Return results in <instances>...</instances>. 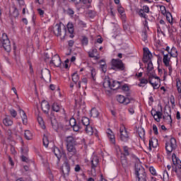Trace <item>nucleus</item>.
<instances>
[{
	"instance_id": "obj_1",
	"label": "nucleus",
	"mask_w": 181,
	"mask_h": 181,
	"mask_svg": "<svg viewBox=\"0 0 181 181\" xmlns=\"http://www.w3.org/2000/svg\"><path fill=\"white\" fill-rule=\"evenodd\" d=\"M103 87L105 88H109L110 90H118L121 87V82L114 81L112 79H105L103 82Z\"/></svg>"
},
{
	"instance_id": "obj_2",
	"label": "nucleus",
	"mask_w": 181,
	"mask_h": 181,
	"mask_svg": "<svg viewBox=\"0 0 181 181\" xmlns=\"http://www.w3.org/2000/svg\"><path fill=\"white\" fill-rule=\"evenodd\" d=\"M0 47H3L7 52H11V41L6 33L3 34L2 37L0 40Z\"/></svg>"
},
{
	"instance_id": "obj_3",
	"label": "nucleus",
	"mask_w": 181,
	"mask_h": 181,
	"mask_svg": "<svg viewBox=\"0 0 181 181\" xmlns=\"http://www.w3.org/2000/svg\"><path fill=\"white\" fill-rule=\"evenodd\" d=\"M177 146V144L176 142V139L172 137L170 139H168L165 143V151L170 153L171 152H173L175 149H176Z\"/></svg>"
},
{
	"instance_id": "obj_4",
	"label": "nucleus",
	"mask_w": 181,
	"mask_h": 181,
	"mask_svg": "<svg viewBox=\"0 0 181 181\" xmlns=\"http://www.w3.org/2000/svg\"><path fill=\"white\" fill-rule=\"evenodd\" d=\"M111 70H119L120 71H125V65L120 59H112Z\"/></svg>"
},
{
	"instance_id": "obj_5",
	"label": "nucleus",
	"mask_w": 181,
	"mask_h": 181,
	"mask_svg": "<svg viewBox=\"0 0 181 181\" xmlns=\"http://www.w3.org/2000/svg\"><path fill=\"white\" fill-rule=\"evenodd\" d=\"M53 33L55 36H63L61 39H64L67 33V29L66 27H64L63 31H62V25L60 24H56L53 28Z\"/></svg>"
},
{
	"instance_id": "obj_6",
	"label": "nucleus",
	"mask_w": 181,
	"mask_h": 181,
	"mask_svg": "<svg viewBox=\"0 0 181 181\" xmlns=\"http://www.w3.org/2000/svg\"><path fill=\"white\" fill-rule=\"evenodd\" d=\"M173 163V168L175 169V172L177 173L180 176L181 175V161L179 158L176 156V154L173 153L172 156Z\"/></svg>"
},
{
	"instance_id": "obj_7",
	"label": "nucleus",
	"mask_w": 181,
	"mask_h": 181,
	"mask_svg": "<svg viewBox=\"0 0 181 181\" xmlns=\"http://www.w3.org/2000/svg\"><path fill=\"white\" fill-rule=\"evenodd\" d=\"M172 57L169 56V54H163V63L165 67H168L169 70V76H172V61L170 60Z\"/></svg>"
},
{
	"instance_id": "obj_8",
	"label": "nucleus",
	"mask_w": 181,
	"mask_h": 181,
	"mask_svg": "<svg viewBox=\"0 0 181 181\" xmlns=\"http://www.w3.org/2000/svg\"><path fill=\"white\" fill-rule=\"evenodd\" d=\"M149 83L155 89L159 88V87H160V79L153 74H152V77H149Z\"/></svg>"
},
{
	"instance_id": "obj_9",
	"label": "nucleus",
	"mask_w": 181,
	"mask_h": 181,
	"mask_svg": "<svg viewBox=\"0 0 181 181\" xmlns=\"http://www.w3.org/2000/svg\"><path fill=\"white\" fill-rule=\"evenodd\" d=\"M119 132H120V136H119L120 140L122 142H128L129 139V136L128 135V132L127 131V129H125V126L122 125L120 127Z\"/></svg>"
},
{
	"instance_id": "obj_10",
	"label": "nucleus",
	"mask_w": 181,
	"mask_h": 181,
	"mask_svg": "<svg viewBox=\"0 0 181 181\" xmlns=\"http://www.w3.org/2000/svg\"><path fill=\"white\" fill-rule=\"evenodd\" d=\"M143 50H144L143 62L144 63H148V62H151V60L153 59V54H152V52H151V51L149 50V48L144 47Z\"/></svg>"
},
{
	"instance_id": "obj_11",
	"label": "nucleus",
	"mask_w": 181,
	"mask_h": 181,
	"mask_svg": "<svg viewBox=\"0 0 181 181\" xmlns=\"http://www.w3.org/2000/svg\"><path fill=\"white\" fill-rule=\"evenodd\" d=\"M62 172L63 173L64 177H66V176H69V174L70 173V163L69 162L67 158H66L64 161L62 167Z\"/></svg>"
},
{
	"instance_id": "obj_12",
	"label": "nucleus",
	"mask_w": 181,
	"mask_h": 181,
	"mask_svg": "<svg viewBox=\"0 0 181 181\" xmlns=\"http://www.w3.org/2000/svg\"><path fill=\"white\" fill-rule=\"evenodd\" d=\"M137 177L139 181H146V173H145V168L141 165L137 168Z\"/></svg>"
},
{
	"instance_id": "obj_13",
	"label": "nucleus",
	"mask_w": 181,
	"mask_h": 181,
	"mask_svg": "<svg viewBox=\"0 0 181 181\" xmlns=\"http://www.w3.org/2000/svg\"><path fill=\"white\" fill-rule=\"evenodd\" d=\"M41 78L43 79L46 83L50 82L52 80V76L50 75V71L47 69H44L41 70Z\"/></svg>"
},
{
	"instance_id": "obj_14",
	"label": "nucleus",
	"mask_w": 181,
	"mask_h": 181,
	"mask_svg": "<svg viewBox=\"0 0 181 181\" xmlns=\"http://www.w3.org/2000/svg\"><path fill=\"white\" fill-rule=\"evenodd\" d=\"M67 156L69 159L73 156H77V150L74 146H66Z\"/></svg>"
},
{
	"instance_id": "obj_15",
	"label": "nucleus",
	"mask_w": 181,
	"mask_h": 181,
	"mask_svg": "<svg viewBox=\"0 0 181 181\" xmlns=\"http://www.w3.org/2000/svg\"><path fill=\"white\" fill-rule=\"evenodd\" d=\"M69 124L71 125V127H73V130L75 132H78V131H80V129H81V123H78L76 121V119L74 118H71L69 120Z\"/></svg>"
},
{
	"instance_id": "obj_16",
	"label": "nucleus",
	"mask_w": 181,
	"mask_h": 181,
	"mask_svg": "<svg viewBox=\"0 0 181 181\" xmlns=\"http://www.w3.org/2000/svg\"><path fill=\"white\" fill-rule=\"evenodd\" d=\"M146 13H149V6H144L139 11V17L144 19H148V15H146Z\"/></svg>"
},
{
	"instance_id": "obj_17",
	"label": "nucleus",
	"mask_w": 181,
	"mask_h": 181,
	"mask_svg": "<svg viewBox=\"0 0 181 181\" xmlns=\"http://www.w3.org/2000/svg\"><path fill=\"white\" fill-rule=\"evenodd\" d=\"M19 16V11H18V8L13 6L10 8L9 11V18L10 19H16Z\"/></svg>"
},
{
	"instance_id": "obj_18",
	"label": "nucleus",
	"mask_w": 181,
	"mask_h": 181,
	"mask_svg": "<svg viewBox=\"0 0 181 181\" xmlns=\"http://www.w3.org/2000/svg\"><path fill=\"white\" fill-rule=\"evenodd\" d=\"M151 114L152 117H153L156 122H160V119H162V115H163L161 112L156 111V110L153 109L151 112Z\"/></svg>"
},
{
	"instance_id": "obj_19",
	"label": "nucleus",
	"mask_w": 181,
	"mask_h": 181,
	"mask_svg": "<svg viewBox=\"0 0 181 181\" xmlns=\"http://www.w3.org/2000/svg\"><path fill=\"white\" fill-rule=\"evenodd\" d=\"M52 64H54L55 67H60L62 66V59H60V57L58 54H55L50 62Z\"/></svg>"
},
{
	"instance_id": "obj_20",
	"label": "nucleus",
	"mask_w": 181,
	"mask_h": 181,
	"mask_svg": "<svg viewBox=\"0 0 181 181\" xmlns=\"http://www.w3.org/2000/svg\"><path fill=\"white\" fill-rule=\"evenodd\" d=\"M41 108L45 114H49V111L50 110V105H49V102L42 100L41 103Z\"/></svg>"
},
{
	"instance_id": "obj_21",
	"label": "nucleus",
	"mask_w": 181,
	"mask_h": 181,
	"mask_svg": "<svg viewBox=\"0 0 181 181\" xmlns=\"http://www.w3.org/2000/svg\"><path fill=\"white\" fill-rule=\"evenodd\" d=\"M117 100L118 101V103H119L120 104H124V105H127V104H129V99L125 98L124 95H118L117 96Z\"/></svg>"
},
{
	"instance_id": "obj_22",
	"label": "nucleus",
	"mask_w": 181,
	"mask_h": 181,
	"mask_svg": "<svg viewBox=\"0 0 181 181\" xmlns=\"http://www.w3.org/2000/svg\"><path fill=\"white\" fill-rule=\"evenodd\" d=\"M116 149H117V151L119 152L120 155H124V156H129V151L128 146H123V151L124 152V153H122V150H121L119 146H117Z\"/></svg>"
},
{
	"instance_id": "obj_23",
	"label": "nucleus",
	"mask_w": 181,
	"mask_h": 181,
	"mask_svg": "<svg viewBox=\"0 0 181 181\" xmlns=\"http://www.w3.org/2000/svg\"><path fill=\"white\" fill-rule=\"evenodd\" d=\"M98 157L97 156H93L90 160V163H91V169H93V170H95V168H97V166H98Z\"/></svg>"
},
{
	"instance_id": "obj_24",
	"label": "nucleus",
	"mask_w": 181,
	"mask_h": 181,
	"mask_svg": "<svg viewBox=\"0 0 181 181\" xmlns=\"http://www.w3.org/2000/svg\"><path fill=\"white\" fill-rule=\"evenodd\" d=\"M53 153H54L55 156L57 158L58 160H60L62 158V155H63V151L60 150L57 147H54Z\"/></svg>"
},
{
	"instance_id": "obj_25",
	"label": "nucleus",
	"mask_w": 181,
	"mask_h": 181,
	"mask_svg": "<svg viewBox=\"0 0 181 181\" xmlns=\"http://www.w3.org/2000/svg\"><path fill=\"white\" fill-rule=\"evenodd\" d=\"M107 134V137L109 138L110 142L113 144V145H115V136L114 135V133H112V131L108 129Z\"/></svg>"
},
{
	"instance_id": "obj_26",
	"label": "nucleus",
	"mask_w": 181,
	"mask_h": 181,
	"mask_svg": "<svg viewBox=\"0 0 181 181\" xmlns=\"http://www.w3.org/2000/svg\"><path fill=\"white\" fill-rule=\"evenodd\" d=\"M67 29L69 33H70L69 37L73 39V37H74V35H73V33H74V25H73V23H69L67 24Z\"/></svg>"
},
{
	"instance_id": "obj_27",
	"label": "nucleus",
	"mask_w": 181,
	"mask_h": 181,
	"mask_svg": "<svg viewBox=\"0 0 181 181\" xmlns=\"http://www.w3.org/2000/svg\"><path fill=\"white\" fill-rule=\"evenodd\" d=\"M19 112L22 118L23 124H24V125H26L28 124V116H26V113H25V111H23V110L22 109L19 110Z\"/></svg>"
},
{
	"instance_id": "obj_28",
	"label": "nucleus",
	"mask_w": 181,
	"mask_h": 181,
	"mask_svg": "<svg viewBox=\"0 0 181 181\" xmlns=\"http://www.w3.org/2000/svg\"><path fill=\"white\" fill-rule=\"evenodd\" d=\"M76 144V139L74 137L69 136L66 138V146H73Z\"/></svg>"
},
{
	"instance_id": "obj_29",
	"label": "nucleus",
	"mask_w": 181,
	"mask_h": 181,
	"mask_svg": "<svg viewBox=\"0 0 181 181\" xmlns=\"http://www.w3.org/2000/svg\"><path fill=\"white\" fill-rule=\"evenodd\" d=\"M78 123L81 124V128H83V127L86 128L90 125V119L87 117H83L81 121Z\"/></svg>"
},
{
	"instance_id": "obj_30",
	"label": "nucleus",
	"mask_w": 181,
	"mask_h": 181,
	"mask_svg": "<svg viewBox=\"0 0 181 181\" xmlns=\"http://www.w3.org/2000/svg\"><path fill=\"white\" fill-rule=\"evenodd\" d=\"M158 146V139L156 138L151 139L149 140V148L152 149V148H156Z\"/></svg>"
},
{
	"instance_id": "obj_31",
	"label": "nucleus",
	"mask_w": 181,
	"mask_h": 181,
	"mask_svg": "<svg viewBox=\"0 0 181 181\" xmlns=\"http://www.w3.org/2000/svg\"><path fill=\"white\" fill-rule=\"evenodd\" d=\"M169 56L170 57H177V49H176V47H173L172 48H171V50H170V52H169Z\"/></svg>"
},
{
	"instance_id": "obj_32",
	"label": "nucleus",
	"mask_w": 181,
	"mask_h": 181,
	"mask_svg": "<svg viewBox=\"0 0 181 181\" xmlns=\"http://www.w3.org/2000/svg\"><path fill=\"white\" fill-rule=\"evenodd\" d=\"M163 119L165 122L168 124V125H172V116L170 115L166 114L163 116Z\"/></svg>"
},
{
	"instance_id": "obj_33",
	"label": "nucleus",
	"mask_w": 181,
	"mask_h": 181,
	"mask_svg": "<svg viewBox=\"0 0 181 181\" xmlns=\"http://www.w3.org/2000/svg\"><path fill=\"white\" fill-rule=\"evenodd\" d=\"M72 2H74V4H83V5H86L87 4H91L92 0H71Z\"/></svg>"
},
{
	"instance_id": "obj_34",
	"label": "nucleus",
	"mask_w": 181,
	"mask_h": 181,
	"mask_svg": "<svg viewBox=\"0 0 181 181\" xmlns=\"http://www.w3.org/2000/svg\"><path fill=\"white\" fill-rule=\"evenodd\" d=\"M75 103H76V107H78V108H84V102H83V99L81 98H79V100L76 99Z\"/></svg>"
},
{
	"instance_id": "obj_35",
	"label": "nucleus",
	"mask_w": 181,
	"mask_h": 181,
	"mask_svg": "<svg viewBox=\"0 0 181 181\" xmlns=\"http://www.w3.org/2000/svg\"><path fill=\"white\" fill-rule=\"evenodd\" d=\"M100 115V112H98V110L95 108H92L90 110V117H93V118H97Z\"/></svg>"
},
{
	"instance_id": "obj_36",
	"label": "nucleus",
	"mask_w": 181,
	"mask_h": 181,
	"mask_svg": "<svg viewBox=\"0 0 181 181\" xmlns=\"http://www.w3.org/2000/svg\"><path fill=\"white\" fill-rule=\"evenodd\" d=\"M139 87H145L148 84V79L143 78L139 79Z\"/></svg>"
},
{
	"instance_id": "obj_37",
	"label": "nucleus",
	"mask_w": 181,
	"mask_h": 181,
	"mask_svg": "<svg viewBox=\"0 0 181 181\" xmlns=\"http://www.w3.org/2000/svg\"><path fill=\"white\" fill-rule=\"evenodd\" d=\"M148 63L147 64V71L148 73H152V74H153V71H152L153 70V64H152V61L148 62H146Z\"/></svg>"
},
{
	"instance_id": "obj_38",
	"label": "nucleus",
	"mask_w": 181,
	"mask_h": 181,
	"mask_svg": "<svg viewBox=\"0 0 181 181\" xmlns=\"http://www.w3.org/2000/svg\"><path fill=\"white\" fill-rule=\"evenodd\" d=\"M100 63H103V64H100V69H101L103 73H106L107 72V64H105V62L104 61V59H101Z\"/></svg>"
},
{
	"instance_id": "obj_39",
	"label": "nucleus",
	"mask_w": 181,
	"mask_h": 181,
	"mask_svg": "<svg viewBox=\"0 0 181 181\" xmlns=\"http://www.w3.org/2000/svg\"><path fill=\"white\" fill-rule=\"evenodd\" d=\"M52 110L53 111H55V112H59V111L62 110V107H60V105H59L57 103H54L52 105Z\"/></svg>"
},
{
	"instance_id": "obj_40",
	"label": "nucleus",
	"mask_w": 181,
	"mask_h": 181,
	"mask_svg": "<svg viewBox=\"0 0 181 181\" xmlns=\"http://www.w3.org/2000/svg\"><path fill=\"white\" fill-rule=\"evenodd\" d=\"M3 122L4 124V125H6V127H9L11 125H12V124H13V122L11 121V119L6 117L3 120Z\"/></svg>"
},
{
	"instance_id": "obj_41",
	"label": "nucleus",
	"mask_w": 181,
	"mask_h": 181,
	"mask_svg": "<svg viewBox=\"0 0 181 181\" xmlns=\"http://www.w3.org/2000/svg\"><path fill=\"white\" fill-rule=\"evenodd\" d=\"M80 80V77L78 76V74L77 73H74L72 74V81L75 83V84H77V82Z\"/></svg>"
},
{
	"instance_id": "obj_42",
	"label": "nucleus",
	"mask_w": 181,
	"mask_h": 181,
	"mask_svg": "<svg viewBox=\"0 0 181 181\" xmlns=\"http://www.w3.org/2000/svg\"><path fill=\"white\" fill-rule=\"evenodd\" d=\"M37 122L42 129H45V128H46V126H45V122H43V118H42V117H37Z\"/></svg>"
},
{
	"instance_id": "obj_43",
	"label": "nucleus",
	"mask_w": 181,
	"mask_h": 181,
	"mask_svg": "<svg viewBox=\"0 0 181 181\" xmlns=\"http://www.w3.org/2000/svg\"><path fill=\"white\" fill-rule=\"evenodd\" d=\"M97 49H93L91 52H88L89 57H95L96 59H98L97 58V56H95V54H97Z\"/></svg>"
},
{
	"instance_id": "obj_44",
	"label": "nucleus",
	"mask_w": 181,
	"mask_h": 181,
	"mask_svg": "<svg viewBox=\"0 0 181 181\" xmlns=\"http://www.w3.org/2000/svg\"><path fill=\"white\" fill-rule=\"evenodd\" d=\"M24 136L25 139H32V133H30V131L29 130H25L24 133Z\"/></svg>"
},
{
	"instance_id": "obj_45",
	"label": "nucleus",
	"mask_w": 181,
	"mask_h": 181,
	"mask_svg": "<svg viewBox=\"0 0 181 181\" xmlns=\"http://www.w3.org/2000/svg\"><path fill=\"white\" fill-rule=\"evenodd\" d=\"M139 136L142 139L145 138V129L144 128L139 129Z\"/></svg>"
},
{
	"instance_id": "obj_46",
	"label": "nucleus",
	"mask_w": 181,
	"mask_h": 181,
	"mask_svg": "<svg viewBox=\"0 0 181 181\" xmlns=\"http://www.w3.org/2000/svg\"><path fill=\"white\" fill-rule=\"evenodd\" d=\"M166 19L169 23H173V17H172V14L169 12H168L165 15Z\"/></svg>"
},
{
	"instance_id": "obj_47",
	"label": "nucleus",
	"mask_w": 181,
	"mask_h": 181,
	"mask_svg": "<svg viewBox=\"0 0 181 181\" xmlns=\"http://www.w3.org/2000/svg\"><path fill=\"white\" fill-rule=\"evenodd\" d=\"M85 131L86 134H88L89 135H93V127L90 126V124L85 127Z\"/></svg>"
},
{
	"instance_id": "obj_48",
	"label": "nucleus",
	"mask_w": 181,
	"mask_h": 181,
	"mask_svg": "<svg viewBox=\"0 0 181 181\" xmlns=\"http://www.w3.org/2000/svg\"><path fill=\"white\" fill-rule=\"evenodd\" d=\"M42 141L44 146H45V148H47V146H49V138H47V136L44 135Z\"/></svg>"
},
{
	"instance_id": "obj_49",
	"label": "nucleus",
	"mask_w": 181,
	"mask_h": 181,
	"mask_svg": "<svg viewBox=\"0 0 181 181\" xmlns=\"http://www.w3.org/2000/svg\"><path fill=\"white\" fill-rule=\"evenodd\" d=\"M176 88L177 93H181V82L180 79H176Z\"/></svg>"
},
{
	"instance_id": "obj_50",
	"label": "nucleus",
	"mask_w": 181,
	"mask_h": 181,
	"mask_svg": "<svg viewBox=\"0 0 181 181\" xmlns=\"http://www.w3.org/2000/svg\"><path fill=\"white\" fill-rule=\"evenodd\" d=\"M163 179L164 181H169V173L165 170L163 174Z\"/></svg>"
},
{
	"instance_id": "obj_51",
	"label": "nucleus",
	"mask_w": 181,
	"mask_h": 181,
	"mask_svg": "<svg viewBox=\"0 0 181 181\" xmlns=\"http://www.w3.org/2000/svg\"><path fill=\"white\" fill-rule=\"evenodd\" d=\"M81 43L84 46H87V45H88V38L87 37H86V36H83L82 37Z\"/></svg>"
},
{
	"instance_id": "obj_52",
	"label": "nucleus",
	"mask_w": 181,
	"mask_h": 181,
	"mask_svg": "<svg viewBox=\"0 0 181 181\" xmlns=\"http://www.w3.org/2000/svg\"><path fill=\"white\" fill-rule=\"evenodd\" d=\"M160 11L162 15L166 16V13H168V11H166V7H165V6H160Z\"/></svg>"
},
{
	"instance_id": "obj_53",
	"label": "nucleus",
	"mask_w": 181,
	"mask_h": 181,
	"mask_svg": "<svg viewBox=\"0 0 181 181\" xmlns=\"http://www.w3.org/2000/svg\"><path fill=\"white\" fill-rule=\"evenodd\" d=\"M153 132L154 135H159V132L158 131V127L156 124H153Z\"/></svg>"
},
{
	"instance_id": "obj_54",
	"label": "nucleus",
	"mask_w": 181,
	"mask_h": 181,
	"mask_svg": "<svg viewBox=\"0 0 181 181\" xmlns=\"http://www.w3.org/2000/svg\"><path fill=\"white\" fill-rule=\"evenodd\" d=\"M90 73H91V77L93 80H95V76L97 74V72L95 71V69L92 68V69L90 70Z\"/></svg>"
},
{
	"instance_id": "obj_55",
	"label": "nucleus",
	"mask_w": 181,
	"mask_h": 181,
	"mask_svg": "<svg viewBox=\"0 0 181 181\" xmlns=\"http://www.w3.org/2000/svg\"><path fill=\"white\" fill-rule=\"evenodd\" d=\"M117 11H118L119 13H120V15H122V16H123L124 13L125 12V10L121 6H118Z\"/></svg>"
},
{
	"instance_id": "obj_56",
	"label": "nucleus",
	"mask_w": 181,
	"mask_h": 181,
	"mask_svg": "<svg viewBox=\"0 0 181 181\" xmlns=\"http://www.w3.org/2000/svg\"><path fill=\"white\" fill-rule=\"evenodd\" d=\"M149 171L151 173V175H153V176H155V175H156V170L153 166H151L149 168Z\"/></svg>"
},
{
	"instance_id": "obj_57",
	"label": "nucleus",
	"mask_w": 181,
	"mask_h": 181,
	"mask_svg": "<svg viewBox=\"0 0 181 181\" xmlns=\"http://www.w3.org/2000/svg\"><path fill=\"white\" fill-rule=\"evenodd\" d=\"M17 2L20 6V8H23L25 6V1L24 0H17Z\"/></svg>"
},
{
	"instance_id": "obj_58",
	"label": "nucleus",
	"mask_w": 181,
	"mask_h": 181,
	"mask_svg": "<svg viewBox=\"0 0 181 181\" xmlns=\"http://www.w3.org/2000/svg\"><path fill=\"white\" fill-rule=\"evenodd\" d=\"M142 39L145 43H148V35L146 33H144L142 34Z\"/></svg>"
},
{
	"instance_id": "obj_59",
	"label": "nucleus",
	"mask_w": 181,
	"mask_h": 181,
	"mask_svg": "<svg viewBox=\"0 0 181 181\" xmlns=\"http://www.w3.org/2000/svg\"><path fill=\"white\" fill-rule=\"evenodd\" d=\"M10 112H11V115H12L13 117V118H15V117H16V115H18V113L13 109L11 110Z\"/></svg>"
},
{
	"instance_id": "obj_60",
	"label": "nucleus",
	"mask_w": 181,
	"mask_h": 181,
	"mask_svg": "<svg viewBox=\"0 0 181 181\" xmlns=\"http://www.w3.org/2000/svg\"><path fill=\"white\" fill-rule=\"evenodd\" d=\"M21 160L23 162H25L26 163L29 162V158H28L26 156L23 155L21 156Z\"/></svg>"
},
{
	"instance_id": "obj_61",
	"label": "nucleus",
	"mask_w": 181,
	"mask_h": 181,
	"mask_svg": "<svg viewBox=\"0 0 181 181\" xmlns=\"http://www.w3.org/2000/svg\"><path fill=\"white\" fill-rule=\"evenodd\" d=\"M68 15H74V11L73 10V8H68Z\"/></svg>"
},
{
	"instance_id": "obj_62",
	"label": "nucleus",
	"mask_w": 181,
	"mask_h": 181,
	"mask_svg": "<svg viewBox=\"0 0 181 181\" xmlns=\"http://www.w3.org/2000/svg\"><path fill=\"white\" fill-rule=\"evenodd\" d=\"M122 90L123 91H128L129 90V88L128 87L127 85H124L122 87Z\"/></svg>"
},
{
	"instance_id": "obj_63",
	"label": "nucleus",
	"mask_w": 181,
	"mask_h": 181,
	"mask_svg": "<svg viewBox=\"0 0 181 181\" xmlns=\"http://www.w3.org/2000/svg\"><path fill=\"white\" fill-rule=\"evenodd\" d=\"M37 12H38L39 15H40V16H43V15H45V11L43 10H42L41 8H38Z\"/></svg>"
},
{
	"instance_id": "obj_64",
	"label": "nucleus",
	"mask_w": 181,
	"mask_h": 181,
	"mask_svg": "<svg viewBox=\"0 0 181 181\" xmlns=\"http://www.w3.org/2000/svg\"><path fill=\"white\" fill-rule=\"evenodd\" d=\"M176 119L179 121L181 118L180 112L177 111L175 115Z\"/></svg>"
}]
</instances>
